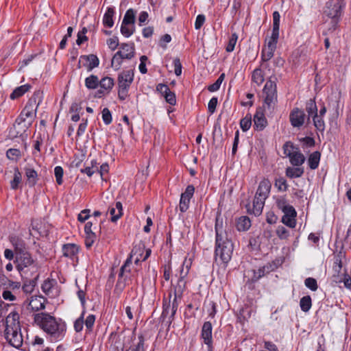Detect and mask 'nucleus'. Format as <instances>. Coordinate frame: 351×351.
Returning <instances> with one entry per match:
<instances>
[{"label": "nucleus", "instance_id": "423d86ee", "mask_svg": "<svg viewBox=\"0 0 351 351\" xmlns=\"http://www.w3.org/2000/svg\"><path fill=\"white\" fill-rule=\"evenodd\" d=\"M40 102L41 93L40 91L35 92L32 97L28 100L20 115L16 119L14 127L16 128V125L19 126L28 119H30L28 125H31L33 119L36 117V110Z\"/></svg>", "mask_w": 351, "mask_h": 351}, {"label": "nucleus", "instance_id": "13d9d810", "mask_svg": "<svg viewBox=\"0 0 351 351\" xmlns=\"http://www.w3.org/2000/svg\"><path fill=\"white\" fill-rule=\"evenodd\" d=\"M275 186L278 189V190L282 191H286L288 189V184L284 178H279L276 179Z\"/></svg>", "mask_w": 351, "mask_h": 351}, {"label": "nucleus", "instance_id": "de8ad7c7", "mask_svg": "<svg viewBox=\"0 0 351 351\" xmlns=\"http://www.w3.org/2000/svg\"><path fill=\"white\" fill-rule=\"evenodd\" d=\"M6 156L12 160H17L21 157V151L18 149L10 148L6 152Z\"/></svg>", "mask_w": 351, "mask_h": 351}, {"label": "nucleus", "instance_id": "aec40b11", "mask_svg": "<svg viewBox=\"0 0 351 351\" xmlns=\"http://www.w3.org/2000/svg\"><path fill=\"white\" fill-rule=\"evenodd\" d=\"M117 52H121V56L124 59H131L134 56V44L122 43L121 45L120 50Z\"/></svg>", "mask_w": 351, "mask_h": 351}, {"label": "nucleus", "instance_id": "4be33fe9", "mask_svg": "<svg viewBox=\"0 0 351 351\" xmlns=\"http://www.w3.org/2000/svg\"><path fill=\"white\" fill-rule=\"evenodd\" d=\"M305 110L308 113L306 121L308 123L311 117L312 118L315 114H317V106L315 99H310L306 101Z\"/></svg>", "mask_w": 351, "mask_h": 351}, {"label": "nucleus", "instance_id": "dca6fc26", "mask_svg": "<svg viewBox=\"0 0 351 351\" xmlns=\"http://www.w3.org/2000/svg\"><path fill=\"white\" fill-rule=\"evenodd\" d=\"M46 299L41 295H34L31 298L29 306L34 311H38L45 308Z\"/></svg>", "mask_w": 351, "mask_h": 351}, {"label": "nucleus", "instance_id": "79ce46f5", "mask_svg": "<svg viewBox=\"0 0 351 351\" xmlns=\"http://www.w3.org/2000/svg\"><path fill=\"white\" fill-rule=\"evenodd\" d=\"M145 250V245L144 244H138L133 247L130 255L128 257H131V260L132 261V258L134 256H138L141 257L143 255V253Z\"/></svg>", "mask_w": 351, "mask_h": 351}, {"label": "nucleus", "instance_id": "3c124183", "mask_svg": "<svg viewBox=\"0 0 351 351\" xmlns=\"http://www.w3.org/2000/svg\"><path fill=\"white\" fill-rule=\"evenodd\" d=\"M304 285L307 288H308L313 291H315L318 288L316 279L311 277H308L305 279Z\"/></svg>", "mask_w": 351, "mask_h": 351}, {"label": "nucleus", "instance_id": "6ab92c4d", "mask_svg": "<svg viewBox=\"0 0 351 351\" xmlns=\"http://www.w3.org/2000/svg\"><path fill=\"white\" fill-rule=\"evenodd\" d=\"M24 169L27 178V184L29 187H34L38 180L36 171L29 166L25 167Z\"/></svg>", "mask_w": 351, "mask_h": 351}, {"label": "nucleus", "instance_id": "49530a36", "mask_svg": "<svg viewBox=\"0 0 351 351\" xmlns=\"http://www.w3.org/2000/svg\"><path fill=\"white\" fill-rule=\"evenodd\" d=\"M134 30V26H131L130 25H124L121 23V32L125 37H130L131 35L133 34Z\"/></svg>", "mask_w": 351, "mask_h": 351}, {"label": "nucleus", "instance_id": "f03ea898", "mask_svg": "<svg viewBox=\"0 0 351 351\" xmlns=\"http://www.w3.org/2000/svg\"><path fill=\"white\" fill-rule=\"evenodd\" d=\"M34 321L51 341L61 340L65 335L66 326L61 319L47 313H39L34 315Z\"/></svg>", "mask_w": 351, "mask_h": 351}, {"label": "nucleus", "instance_id": "4d7b16f0", "mask_svg": "<svg viewBox=\"0 0 351 351\" xmlns=\"http://www.w3.org/2000/svg\"><path fill=\"white\" fill-rule=\"evenodd\" d=\"M276 232L280 239H287L289 236V230L282 226H278Z\"/></svg>", "mask_w": 351, "mask_h": 351}, {"label": "nucleus", "instance_id": "393cba45", "mask_svg": "<svg viewBox=\"0 0 351 351\" xmlns=\"http://www.w3.org/2000/svg\"><path fill=\"white\" fill-rule=\"evenodd\" d=\"M22 182V173L18 167L14 169V178L10 181V188L12 190H17Z\"/></svg>", "mask_w": 351, "mask_h": 351}, {"label": "nucleus", "instance_id": "6e6552de", "mask_svg": "<svg viewBox=\"0 0 351 351\" xmlns=\"http://www.w3.org/2000/svg\"><path fill=\"white\" fill-rule=\"evenodd\" d=\"M118 97L125 100L128 97V90L134 80L133 70L123 71L118 75Z\"/></svg>", "mask_w": 351, "mask_h": 351}, {"label": "nucleus", "instance_id": "0e129e2a", "mask_svg": "<svg viewBox=\"0 0 351 351\" xmlns=\"http://www.w3.org/2000/svg\"><path fill=\"white\" fill-rule=\"evenodd\" d=\"M165 99V101L169 104L170 105L174 106L176 104V94L169 90L167 94L163 96Z\"/></svg>", "mask_w": 351, "mask_h": 351}, {"label": "nucleus", "instance_id": "2f4dec72", "mask_svg": "<svg viewBox=\"0 0 351 351\" xmlns=\"http://www.w3.org/2000/svg\"><path fill=\"white\" fill-rule=\"evenodd\" d=\"M303 173L304 169L300 167H287L286 169V176L290 178H300Z\"/></svg>", "mask_w": 351, "mask_h": 351}, {"label": "nucleus", "instance_id": "39448f33", "mask_svg": "<svg viewBox=\"0 0 351 351\" xmlns=\"http://www.w3.org/2000/svg\"><path fill=\"white\" fill-rule=\"evenodd\" d=\"M345 0H329L324 10V14L331 19L329 30L334 31L337 27L346 7Z\"/></svg>", "mask_w": 351, "mask_h": 351}, {"label": "nucleus", "instance_id": "a19ab883", "mask_svg": "<svg viewBox=\"0 0 351 351\" xmlns=\"http://www.w3.org/2000/svg\"><path fill=\"white\" fill-rule=\"evenodd\" d=\"M186 282L185 280H178L177 285L174 287L173 294L177 295V297H182L183 293L186 289Z\"/></svg>", "mask_w": 351, "mask_h": 351}, {"label": "nucleus", "instance_id": "473e14b6", "mask_svg": "<svg viewBox=\"0 0 351 351\" xmlns=\"http://www.w3.org/2000/svg\"><path fill=\"white\" fill-rule=\"evenodd\" d=\"M265 202V200L257 199V198L254 197L252 205V213L255 216H259L262 213Z\"/></svg>", "mask_w": 351, "mask_h": 351}, {"label": "nucleus", "instance_id": "774afa93", "mask_svg": "<svg viewBox=\"0 0 351 351\" xmlns=\"http://www.w3.org/2000/svg\"><path fill=\"white\" fill-rule=\"evenodd\" d=\"M284 213L283 216H288L291 217H295L297 215V213L295 210V208L289 205L287 207H286L285 209L282 210Z\"/></svg>", "mask_w": 351, "mask_h": 351}, {"label": "nucleus", "instance_id": "c756f323", "mask_svg": "<svg viewBox=\"0 0 351 351\" xmlns=\"http://www.w3.org/2000/svg\"><path fill=\"white\" fill-rule=\"evenodd\" d=\"M312 119L316 130L323 134L326 128L324 117H319L317 114H315V116L312 117Z\"/></svg>", "mask_w": 351, "mask_h": 351}, {"label": "nucleus", "instance_id": "9b49d317", "mask_svg": "<svg viewBox=\"0 0 351 351\" xmlns=\"http://www.w3.org/2000/svg\"><path fill=\"white\" fill-rule=\"evenodd\" d=\"M86 67L88 72L91 71L93 69L97 67L99 64V60L96 55H83L80 57L78 67H81V64Z\"/></svg>", "mask_w": 351, "mask_h": 351}, {"label": "nucleus", "instance_id": "1a4fd4ad", "mask_svg": "<svg viewBox=\"0 0 351 351\" xmlns=\"http://www.w3.org/2000/svg\"><path fill=\"white\" fill-rule=\"evenodd\" d=\"M213 326L210 322H205L202 327L200 337L207 346L208 351H213Z\"/></svg>", "mask_w": 351, "mask_h": 351}, {"label": "nucleus", "instance_id": "a211bd4d", "mask_svg": "<svg viewBox=\"0 0 351 351\" xmlns=\"http://www.w3.org/2000/svg\"><path fill=\"white\" fill-rule=\"evenodd\" d=\"M38 278L39 273L34 274L33 276H29L22 287L23 291L26 293H32L34 289Z\"/></svg>", "mask_w": 351, "mask_h": 351}, {"label": "nucleus", "instance_id": "f704fd0d", "mask_svg": "<svg viewBox=\"0 0 351 351\" xmlns=\"http://www.w3.org/2000/svg\"><path fill=\"white\" fill-rule=\"evenodd\" d=\"M85 86L88 89H95L99 86V78L95 75H91L85 79Z\"/></svg>", "mask_w": 351, "mask_h": 351}, {"label": "nucleus", "instance_id": "338daca9", "mask_svg": "<svg viewBox=\"0 0 351 351\" xmlns=\"http://www.w3.org/2000/svg\"><path fill=\"white\" fill-rule=\"evenodd\" d=\"M107 45H108V47L114 51L115 50L117 47L119 46V39L117 36H113L107 40Z\"/></svg>", "mask_w": 351, "mask_h": 351}, {"label": "nucleus", "instance_id": "2eb2a0df", "mask_svg": "<svg viewBox=\"0 0 351 351\" xmlns=\"http://www.w3.org/2000/svg\"><path fill=\"white\" fill-rule=\"evenodd\" d=\"M41 289L49 297L54 298L57 295V282L54 279L45 280L42 284Z\"/></svg>", "mask_w": 351, "mask_h": 351}, {"label": "nucleus", "instance_id": "e433bc0d", "mask_svg": "<svg viewBox=\"0 0 351 351\" xmlns=\"http://www.w3.org/2000/svg\"><path fill=\"white\" fill-rule=\"evenodd\" d=\"M252 80L257 85H261L265 80L263 72L261 69L254 70L252 75Z\"/></svg>", "mask_w": 351, "mask_h": 351}, {"label": "nucleus", "instance_id": "864d4df0", "mask_svg": "<svg viewBox=\"0 0 351 351\" xmlns=\"http://www.w3.org/2000/svg\"><path fill=\"white\" fill-rule=\"evenodd\" d=\"M84 313H85V311H84L82 313L81 316L79 318H77L74 322V326H73L74 329H75V332H81L83 329Z\"/></svg>", "mask_w": 351, "mask_h": 351}, {"label": "nucleus", "instance_id": "4c0bfd02", "mask_svg": "<svg viewBox=\"0 0 351 351\" xmlns=\"http://www.w3.org/2000/svg\"><path fill=\"white\" fill-rule=\"evenodd\" d=\"M298 147L291 141H287L282 147L284 154L288 157L298 150Z\"/></svg>", "mask_w": 351, "mask_h": 351}, {"label": "nucleus", "instance_id": "603ef678", "mask_svg": "<svg viewBox=\"0 0 351 351\" xmlns=\"http://www.w3.org/2000/svg\"><path fill=\"white\" fill-rule=\"evenodd\" d=\"M64 171L62 167L57 166L54 169V175L56 177V182L58 185H61L63 182L62 177Z\"/></svg>", "mask_w": 351, "mask_h": 351}, {"label": "nucleus", "instance_id": "052dcab7", "mask_svg": "<svg viewBox=\"0 0 351 351\" xmlns=\"http://www.w3.org/2000/svg\"><path fill=\"white\" fill-rule=\"evenodd\" d=\"M282 222L289 226V228H293L295 227V217H291L288 216H282Z\"/></svg>", "mask_w": 351, "mask_h": 351}, {"label": "nucleus", "instance_id": "c9c22d12", "mask_svg": "<svg viewBox=\"0 0 351 351\" xmlns=\"http://www.w3.org/2000/svg\"><path fill=\"white\" fill-rule=\"evenodd\" d=\"M312 306V300L310 295L302 297L300 301V306L304 312H308Z\"/></svg>", "mask_w": 351, "mask_h": 351}, {"label": "nucleus", "instance_id": "a878e982", "mask_svg": "<svg viewBox=\"0 0 351 351\" xmlns=\"http://www.w3.org/2000/svg\"><path fill=\"white\" fill-rule=\"evenodd\" d=\"M321 158V154L319 152H314L311 153L308 159V165L311 169H315L318 167L319 160Z\"/></svg>", "mask_w": 351, "mask_h": 351}, {"label": "nucleus", "instance_id": "bb28decb", "mask_svg": "<svg viewBox=\"0 0 351 351\" xmlns=\"http://www.w3.org/2000/svg\"><path fill=\"white\" fill-rule=\"evenodd\" d=\"M114 10L113 8H108L103 18V23L106 27H112L114 25L113 16Z\"/></svg>", "mask_w": 351, "mask_h": 351}, {"label": "nucleus", "instance_id": "0eeeda50", "mask_svg": "<svg viewBox=\"0 0 351 351\" xmlns=\"http://www.w3.org/2000/svg\"><path fill=\"white\" fill-rule=\"evenodd\" d=\"M276 77L271 76L267 81L263 90L264 97L263 108L265 111L270 114L272 113L278 102L277 86H276Z\"/></svg>", "mask_w": 351, "mask_h": 351}, {"label": "nucleus", "instance_id": "09e8293b", "mask_svg": "<svg viewBox=\"0 0 351 351\" xmlns=\"http://www.w3.org/2000/svg\"><path fill=\"white\" fill-rule=\"evenodd\" d=\"M132 261L131 260V257H128L124 264L121 266L119 271V276H121L124 274H129L131 271V265Z\"/></svg>", "mask_w": 351, "mask_h": 351}, {"label": "nucleus", "instance_id": "6e6d98bb", "mask_svg": "<svg viewBox=\"0 0 351 351\" xmlns=\"http://www.w3.org/2000/svg\"><path fill=\"white\" fill-rule=\"evenodd\" d=\"M131 351H146L145 348V339L143 335L138 336V342L130 348Z\"/></svg>", "mask_w": 351, "mask_h": 351}, {"label": "nucleus", "instance_id": "c85d7f7f", "mask_svg": "<svg viewBox=\"0 0 351 351\" xmlns=\"http://www.w3.org/2000/svg\"><path fill=\"white\" fill-rule=\"evenodd\" d=\"M135 16L136 12L133 9L130 8L128 10L124 15L123 19L122 21V24L134 26Z\"/></svg>", "mask_w": 351, "mask_h": 351}, {"label": "nucleus", "instance_id": "58836bf2", "mask_svg": "<svg viewBox=\"0 0 351 351\" xmlns=\"http://www.w3.org/2000/svg\"><path fill=\"white\" fill-rule=\"evenodd\" d=\"M252 125V115L247 113L245 117L241 119L240 127L243 132L247 131Z\"/></svg>", "mask_w": 351, "mask_h": 351}, {"label": "nucleus", "instance_id": "cd10ccee", "mask_svg": "<svg viewBox=\"0 0 351 351\" xmlns=\"http://www.w3.org/2000/svg\"><path fill=\"white\" fill-rule=\"evenodd\" d=\"M31 85L27 84L16 88L10 95V99H15L23 95L31 88Z\"/></svg>", "mask_w": 351, "mask_h": 351}, {"label": "nucleus", "instance_id": "69168bd1", "mask_svg": "<svg viewBox=\"0 0 351 351\" xmlns=\"http://www.w3.org/2000/svg\"><path fill=\"white\" fill-rule=\"evenodd\" d=\"M96 239L95 234H86L85 245L87 248H90Z\"/></svg>", "mask_w": 351, "mask_h": 351}, {"label": "nucleus", "instance_id": "c03bdc74", "mask_svg": "<svg viewBox=\"0 0 351 351\" xmlns=\"http://www.w3.org/2000/svg\"><path fill=\"white\" fill-rule=\"evenodd\" d=\"M276 49L269 48L268 47H265L263 48L261 52V59L263 62H267L269 60L274 56V53Z\"/></svg>", "mask_w": 351, "mask_h": 351}, {"label": "nucleus", "instance_id": "a18cd8bd", "mask_svg": "<svg viewBox=\"0 0 351 351\" xmlns=\"http://www.w3.org/2000/svg\"><path fill=\"white\" fill-rule=\"evenodd\" d=\"M225 73H221L215 83L208 86V90L210 92H215L218 90L221 86V83L224 80Z\"/></svg>", "mask_w": 351, "mask_h": 351}, {"label": "nucleus", "instance_id": "37998d69", "mask_svg": "<svg viewBox=\"0 0 351 351\" xmlns=\"http://www.w3.org/2000/svg\"><path fill=\"white\" fill-rule=\"evenodd\" d=\"M191 262L189 259V261L185 260L182 264V268L180 269V274L179 280H185L184 278L187 276L189 269L191 267Z\"/></svg>", "mask_w": 351, "mask_h": 351}, {"label": "nucleus", "instance_id": "412c9836", "mask_svg": "<svg viewBox=\"0 0 351 351\" xmlns=\"http://www.w3.org/2000/svg\"><path fill=\"white\" fill-rule=\"evenodd\" d=\"M288 158H289L291 164L293 166H300L305 161V157L304 154L301 153L299 147L297 151L291 154L290 156H288Z\"/></svg>", "mask_w": 351, "mask_h": 351}, {"label": "nucleus", "instance_id": "680f3d73", "mask_svg": "<svg viewBox=\"0 0 351 351\" xmlns=\"http://www.w3.org/2000/svg\"><path fill=\"white\" fill-rule=\"evenodd\" d=\"M267 274L265 270H263V266L258 268L257 270H253L252 281H257L262 277Z\"/></svg>", "mask_w": 351, "mask_h": 351}, {"label": "nucleus", "instance_id": "e2e57ef3", "mask_svg": "<svg viewBox=\"0 0 351 351\" xmlns=\"http://www.w3.org/2000/svg\"><path fill=\"white\" fill-rule=\"evenodd\" d=\"M174 297L171 304V317H173L177 311L180 301L182 297H177V295L173 294Z\"/></svg>", "mask_w": 351, "mask_h": 351}, {"label": "nucleus", "instance_id": "5fc2aeb1", "mask_svg": "<svg viewBox=\"0 0 351 351\" xmlns=\"http://www.w3.org/2000/svg\"><path fill=\"white\" fill-rule=\"evenodd\" d=\"M95 322V316L94 315H89L86 318V320L84 321V324H85L86 329L88 332L92 331Z\"/></svg>", "mask_w": 351, "mask_h": 351}, {"label": "nucleus", "instance_id": "5701e85b", "mask_svg": "<svg viewBox=\"0 0 351 351\" xmlns=\"http://www.w3.org/2000/svg\"><path fill=\"white\" fill-rule=\"evenodd\" d=\"M78 252V247L73 243L64 244L62 246L63 256L68 258H73Z\"/></svg>", "mask_w": 351, "mask_h": 351}, {"label": "nucleus", "instance_id": "f3484780", "mask_svg": "<svg viewBox=\"0 0 351 351\" xmlns=\"http://www.w3.org/2000/svg\"><path fill=\"white\" fill-rule=\"evenodd\" d=\"M108 213L111 215V221L116 222L123 215L122 204L120 202H117L109 207Z\"/></svg>", "mask_w": 351, "mask_h": 351}, {"label": "nucleus", "instance_id": "7ed1b4c3", "mask_svg": "<svg viewBox=\"0 0 351 351\" xmlns=\"http://www.w3.org/2000/svg\"><path fill=\"white\" fill-rule=\"evenodd\" d=\"M215 258L216 260L219 258L223 263L227 264L232 258L234 246L228 237L227 232L223 230L222 219L218 217L215 219Z\"/></svg>", "mask_w": 351, "mask_h": 351}, {"label": "nucleus", "instance_id": "8fccbe9b", "mask_svg": "<svg viewBox=\"0 0 351 351\" xmlns=\"http://www.w3.org/2000/svg\"><path fill=\"white\" fill-rule=\"evenodd\" d=\"M237 39V34L236 33H233L229 38L228 45L226 48L227 52H232L234 49Z\"/></svg>", "mask_w": 351, "mask_h": 351}, {"label": "nucleus", "instance_id": "20e7f679", "mask_svg": "<svg viewBox=\"0 0 351 351\" xmlns=\"http://www.w3.org/2000/svg\"><path fill=\"white\" fill-rule=\"evenodd\" d=\"M19 319L18 313H10L5 319V329L4 330L5 339L10 345L16 348H20L24 341Z\"/></svg>", "mask_w": 351, "mask_h": 351}, {"label": "nucleus", "instance_id": "f257e3e1", "mask_svg": "<svg viewBox=\"0 0 351 351\" xmlns=\"http://www.w3.org/2000/svg\"><path fill=\"white\" fill-rule=\"evenodd\" d=\"M10 242L15 248L16 259L14 263L19 273L22 276H25L26 278L34 274L39 273L38 261L27 250L25 241L18 237H12Z\"/></svg>", "mask_w": 351, "mask_h": 351}, {"label": "nucleus", "instance_id": "ddd939ff", "mask_svg": "<svg viewBox=\"0 0 351 351\" xmlns=\"http://www.w3.org/2000/svg\"><path fill=\"white\" fill-rule=\"evenodd\" d=\"M265 108L259 107L256 109V113L254 115V128L257 131L263 130L267 125V121L264 114Z\"/></svg>", "mask_w": 351, "mask_h": 351}, {"label": "nucleus", "instance_id": "b1692460", "mask_svg": "<svg viewBox=\"0 0 351 351\" xmlns=\"http://www.w3.org/2000/svg\"><path fill=\"white\" fill-rule=\"evenodd\" d=\"M236 226L239 231H246L251 226V221L248 217L242 216L237 219Z\"/></svg>", "mask_w": 351, "mask_h": 351}, {"label": "nucleus", "instance_id": "9d476101", "mask_svg": "<svg viewBox=\"0 0 351 351\" xmlns=\"http://www.w3.org/2000/svg\"><path fill=\"white\" fill-rule=\"evenodd\" d=\"M307 119L303 110L299 108H294L290 112L289 121L293 128H301Z\"/></svg>", "mask_w": 351, "mask_h": 351}, {"label": "nucleus", "instance_id": "ea45409f", "mask_svg": "<svg viewBox=\"0 0 351 351\" xmlns=\"http://www.w3.org/2000/svg\"><path fill=\"white\" fill-rule=\"evenodd\" d=\"M124 58L121 56V52H117L112 58L111 66L117 71L120 69Z\"/></svg>", "mask_w": 351, "mask_h": 351}, {"label": "nucleus", "instance_id": "4468645a", "mask_svg": "<svg viewBox=\"0 0 351 351\" xmlns=\"http://www.w3.org/2000/svg\"><path fill=\"white\" fill-rule=\"evenodd\" d=\"M271 187V184L269 180L263 179L259 183L254 197L257 198V199H263L265 201L269 196Z\"/></svg>", "mask_w": 351, "mask_h": 351}, {"label": "nucleus", "instance_id": "72a5a7b5", "mask_svg": "<svg viewBox=\"0 0 351 351\" xmlns=\"http://www.w3.org/2000/svg\"><path fill=\"white\" fill-rule=\"evenodd\" d=\"M114 80L110 77H103L100 81L99 80V85L106 91H109L114 86Z\"/></svg>", "mask_w": 351, "mask_h": 351}, {"label": "nucleus", "instance_id": "7c9ffc66", "mask_svg": "<svg viewBox=\"0 0 351 351\" xmlns=\"http://www.w3.org/2000/svg\"><path fill=\"white\" fill-rule=\"evenodd\" d=\"M131 279L130 277H128L126 274H124L123 276H118V280L115 286V290H119L120 292H121L125 286L129 284V281H130Z\"/></svg>", "mask_w": 351, "mask_h": 351}, {"label": "nucleus", "instance_id": "bf43d9fd", "mask_svg": "<svg viewBox=\"0 0 351 351\" xmlns=\"http://www.w3.org/2000/svg\"><path fill=\"white\" fill-rule=\"evenodd\" d=\"M102 119L106 125H109L112 122V114L107 108L102 110Z\"/></svg>", "mask_w": 351, "mask_h": 351}, {"label": "nucleus", "instance_id": "f8f14e48", "mask_svg": "<svg viewBox=\"0 0 351 351\" xmlns=\"http://www.w3.org/2000/svg\"><path fill=\"white\" fill-rule=\"evenodd\" d=\"M195 192V187L193 185H189L185 191L181 194L179 209L182 213L186 212L189 206L190 200Z\"/></svg>", "mask_w": 351, "mask_h": 351}]
</instances>
